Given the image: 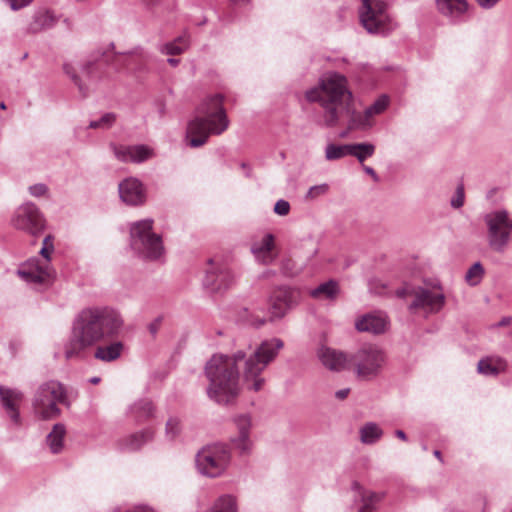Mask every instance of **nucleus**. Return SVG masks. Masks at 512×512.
I'll use <instances>...</instances> for the list:
<instances>
[{
    "label": "nucleus",
    "mask_w": 512,
    "mask_h": 512,
    "mask_svg": "<svg viewBox=\"0 0 512 512\" xmlns=\"http://www.w3.org/2000/svg\"><path fill=\"white\" fill-rule=\"evenodd\" d=\"M63 71L70 77L72 82L78 87L80 93L86 97L88 94V86L82 81L81 77L77 74L76 69L70 63H64Z\"/></svg>",
    "instance_id": "obj_38"
},
{
    "label": "nucleus",
    "mask_w": 512,
    "mask_h": 512,
    "mask_svg": "<svg viewBox=\"0 0 512 512\" xmlns=\"http://www.w3.org/2000/svg\"><path fill=\"white\" fill-rule=\"evenodd\" d=\"M395 436L403 441H406L407 440V436L405 434V432L403 430H396L395 431Z\"/></svg>",
    "instance_id": "obj_55"
},
{
    "label": "nucleus",
    "mask_w": 512,
    "mask_h": 512,
    "mask_svg": "<svg viewBox=\"0 0 512 512\" xmlns=\"http://www.w3.org/2000/svg\"><path fill=\"white\" fill-rule=\"evenodd\" d=\"M27 56H28V54H27V53H25V54L23 55V59H26V58H27Z\"/></svg>",
    "instance_id": "obj_61"
},
{
    "label": "nucleus",
    "mask_w": 512,
    "mask_h": 512,
    "mask_svg": "<svg viewBox=\"0 0 512 512\" xmlns=\"http://www.w3.org/2000/svg\"><path fill=\"white\" fill-rule=\"evenodd\" d=\"M248 312V310H245ZM247 322L254 327H261L267 321V313L261 307H254L251 313H247Z\"/></svg>",
    "instance_id": "obj_39"
},
{
    "label": "nucleus",
    "mask_w": 512,
    "mask_h": 512,
    "mask_svg": "<svg viewBox=\"0 0 512 512\" xmlns=\"http://www.w3.org/2000/svg\"><path fill=\"white\" fill-rule=\"evenodd\" d=\"M385 363V352L373 344H365L349 354V368L360 379L370 380L377 377Z\"/></svg>",
    "instance_id": "obj_7"
},
{
    "label": "nucleus",
    "mask_w": 512,
    "mask_h": 512,
    "mask_svg": "<svg viewBox=\"0 0 512 512\" xmlns=\"http://www.w3.org/2000/svg\"><path fill=\"white\" fill-rule=\"evenodd\" d=\"M230 458V451L226 445L221 443L207 445L196 454V468L204 476L219 477L227 469Z\"/></svg>",
    "instance_id": "obj_8"
},
{
    "label": "nucleus",
    "mask_w": 512,
    "mask_h": 512,
    "mask_svg": "<svg viewBox=\"0 0 512 512\" xmlns=\"http://www.w3.org/2000/svg\"><path fill=\"white\" fill-rule=\"evenodd\" d=\"M360 440L363 444H375L383 435V430L374 422H368L361 427Z\"/></svg>",
    "instance_id": "obj_33"
},
{
    "label": "nucleus",
    "mask_w": 512,
    "mask_h": 512,
    "mask_svg": "<svg viewBox=\"0 0 512 512\" xmlns=\"http://www.w3.org/2000/svg\"><path fill=\"white\" fill-rule=\"evenodd\" d=\"M409 294L414 296L413 301L408 306L410 312H416L418 309H423L431 313L438 312L445 303L444 294L435 293L422 287L411 291L407 288H401L396 291V295L399 298H404Z\"/></svg>",
    "instance_id": "obj_13"
},
{
    "label": "nucleus",
    "mask_w": 512,
    "mask_h": 512,
    "mask_svg": "<svg viewBox=\"0 0 512 512\" xmlns=\"http://www.w3.org/2000/svg\"><path fill=\"white\" fill-rule=\"evenodd\" d=\"M12 225L32 236L41 234L45 228V219L39 208L32 202L19 206L11 219Z\"/></svg>",
    "instance_id": "obj_12"
},
{
    "label": "nucleus",
    "mask_w": 512,
    "mask_h": 512,
    "mask_svg": "<svg viewBox=\"0 0 512 512\" xmlns=\"http://www.w3.org/2000/svg\"><path fill=\"white\" fill-rule=\"evenodd\" d=\"M388 326L387 318L379 314H366L355 322V328L359 332H368L372 334H382Z\"/></svg>",
    "instance_id": "obj_25"
},
{
    "label": "nucleus",
    "mask_w": 512,
    "mask_h": 512,
    "mask_svg": "<svg viewBox=\"0 0 512 512\" xmlns=\"http://www.w3.org/2000/svg\"><path fill=\"white\" fill-rule=\"evenodd\" d=\"M228 1L230 3H232L233 5L240 6V7L247 6L251 3V0H228Z\"/></svg>",
    "instance_id": "obj_53"
},
{
    "label": "nucleus",
    "mask_w": 512,
    "mask_h": 512,
    "mask_svg": "<svg viewBox=\"0 0 512 512\" xmlns=\"http://www.w3.org/2000/svg\"><path fill=\"white\" fill-rule=\"evenodd\" d=\"M349 393H350V389L349 388H343V389H340V390L335 392V397L338 400H344L345 398L348 397Z\"/></svg>",
    "instance_id": "obj_51"
},
{
    "label": "nucleus",
    "mask_w": 512,
    "mask_h": 512,
    "mask_svg": "<svg viewBox=\"0 0 512 512\" xmlns=\"http://www.w3.org/2000/svg\"><path fill=\"white\" fill-rule=\"evenodd\" d=\"M123 325L122 315L114 308L82 309L73 320L71 336L64 347L66 359L84 358L92 347L117 336Z\"/></svg>",
    "instance_id": "obj_3"
},
{
    "label": "nucleus",
    "mask_w": 512,
    "mask_h": 512,
    "mask_svg": "<svg viewBox=\"0 0 512 512\" xmlns=\"http://www.w3.org/2000/svg\"><path fill=\"white\" fill-rule=\"evenodd\" d=\"M507 368V363L502 358L486 357L478 362L477 370L484 376H497L504 372Z\"/></svg>",
    "instance_id": "obj_28"
},
{
    "label": "nucleus",
    "mask_w": 512,
    "mask_h": 512,
    "mask_svg": "<svg viewBox=\"0 0 512 512\" xmlns=\"http://www.w3.org/2000/svg\"><path fill=\"white\" fill-rule=\"evenodd\" d=\"M500 0H476L478 5L484 9H490L494 7Z\"/></svg>",
    "instance_id": "obj_50"
},
{
    "label": "nucleus",
    "mask_w": 512,
    "mask_h": 512,
    "mask_svg": "<svg viewBox=\"0 0 512 512\" xmlns=\"http://www.w3.org/2000/svg\"><path fill=\"white\" fill-rule=\"evenodd\" d=\"M0 108H1V109H3V110H4V109H6V105H5V103H4V102H1V103H0Z\"/></svg>",
    "instance_id": "obj_60"
},
{
    "label": "nucleus",
    "mask_w": 512,
    "mask_h": 512,
    "mask_svg": "<svg viewBox=\"0 0 512 512\" xmlns=\"http://www.w3.org/2000/svg\"><path fill=\"white\" fill-rule=\"evenodd\" d=\"M436 10L450 23L466 22L470 18L471 5L468 0H435Z\"/></svg>",
    "instance_id": "obj_15"
},
{
    "label": "nucleus",
    "mask_w": 512,
    "mask_h": 512,
    "mask_svg": "<svg viewBox=\"0 0 512 512\" xmlns=\"http://www.w3.org/2000/svg\"><path fill=\"white\" fill-rule=\"evenodd\" d=\"M153 439L154 431L151 428H145L139 432L120 438L116 445L122 452H136Z\"/></svg>",
    "instance_id": "obj_22"
},
{
    "label": "nucleus",
    "mask_w": 512,
    "mask_h": 512,
    "mask_svg": "<svg viewBox=\"0 0 512 512\" xmlns=\"http://www.w3.org/2000/svg\"><path fill=\"white\" fill-rule=\"evenodd\" d=\"M29 193L31 196L33 197H43L45 195L48 194V186L44 183H37V184H34V185H31L29 188Z\"/></svg>",
    "instance_id": "obj_46"
},
{
    "label": "nucleus",
    "mask_w": 512,
    "mask_h": 512,
    "mask_svg": "<svg viewBox=\"0 0 512 512\" xmlns=\"http://www.w3.org/2000/svg\"><path fill=\"white\" fill-rule=\"evenodd\" d=\"M363 170L368 174L370 175L374 181H378L379 178H378V175L376 174L375 170L372 168V167H369V166H364L363 167Z\"/></svg>",
    "instance_id": "obj_52"
},
{
    "label": "nucleus",
    "mask_w": 512,
    "mask_h": 512,
    "mask_svg": "<svg viewBox=\"0 0 512 512\" xmlns=\"http://www.w3.org/2000/svg\"><path fill=\"white\" fill-rule=\"evenodd\" d=\"M329 191V185L326 183L314 185L309 188L305 198L308 200H314L319 196L325 195Z\"/></svg>",
    "instance_id": "obj_44"
},
{
    "label": "nucleus",
    "mask_w": 512,
    "mask_h": 512,
    "mask_svg": "<svg viewBox=\"0 0 512 512\" xmlns=\"http://www.w3.org/2000/svg\"><path fill=\"white\" fill-rule=\"evenodd\" d=\"M241 168L243 170H245L246 177H250L251 176V168L249 167V165L247 163L242 162L241 163Z\"/></svg>",
    "instance_id": "obj_54"
},
{
    "label": "nucleus",
    "mask_w": 512,
    "mask_h": 512,
    "mask_svg": "<svg viewBox=\"0 0 512 512\" xmlns=\"http://www.w3.org/2000/svg\"><path fill=\"white\" fill-rule=\"evenodd\" d=\"M130 247L145 260L155 261L162 257V238L153 231L152 219L139 220L130 225Z\"/></svg>",
    "instance_id": "obj_6"
},
{
    "label": "nucleus",
    "mask_w": 512,
    "mask_h": 512,
    "mask_svg": "<svg viewBox=\"0 0 512 512\" xmlns=\"http://www.w3.org/2000/svg\"><path fill=\"white\" fill-rule=\"evenodd\" d=\"M162 316H158L157 318H155L149 325H148V331L150 332V334L155 337L159 331V328L161 326V323H162Z\"/></svg>",
    "instance_id": "obj_49"
},
{
    "label": "nucleus",
    "mask_w": 512,
    "mask_h": 512,
    "mask_svg": "<svg viewBox=\"0 0 512 512\" xmlns=\"http://www.w3.org/2000/svg\"><path fill=\"white\" fill-rule=\"evenodd\" d=\"M207 512H237L235 498L231 495H223Z\"/></svg>",
    "instance_id": "obj_36"
},
{
    "label": "nucleus",
    "mask_w": 512,
    "mask_h": 512,
    "mask_svg": "<svg viewBox=\"0 0 512 512\" xmlns=\"http://www.w3.org/2000/svg\"><path fill=\"white\" fill-rule=\"evenodd\" d=\"M223 96L215 94L206 97L197 108V115L189 122L187 138L193 148L203 146L209 136L222 134L229 126Z\"/></svg>",
    "instance_id": "obj_4"
},
{
    "label": "nucleus",
    "mask_w": 512,
    "mask_h": 512,
    "mask_svg": "<svg viewBox=\"0 0 512 512\" xmlns=\"http://www.w3.org/2000/svg\"><path fill=\"white\" fill-rule=\"evenodd\" d=\"M233 423L237 429L238 435L231 438L235 449L241 453H248L252 446L250 431L252 428V418L250 414L241 413L233 417Z\"/></svg>",
    "instance_id": "obj_19"
},
{
    "label": "nucleus",
    "mask_w": 512,
    "mask_h": 512,
    "mask_svg": "<svg viewBox=\"0 0 512 512\" xmlns=\"http://www.w3.org/2000/svg\"><path fill=\"white\" fill-rule=\"evenodd\" d=\"M114 156L121 162L142 163L153 155V150L146 145H116L110 144Z\"/></svg>",
    "instance_id": "obj_17"
},
{
    "label": "nucleus",
    "mask_w": 512,
    "mask_h": 512,
    "mask_svg": "<svg viewBox=\"0 0 512 512\" xmlns=\"http://www.w3.org/2000/svg\"><path fill=\"white\" fill-rule=\"evenodd\" d=\"M34 23L40 29L44 30H70L72 29L71 22L68 18L57 16L54 12L48 9H38L33 16Z\"/></svg>",
    "instance_id": "obj_21"
},
{
    "label": "nucleus",
    "mask_w": 512,
    "mask_h": 512,
    "mask_svg": "<svg viewBox=\"0 0 512 512\" xmlns=\"http://www.w3.org/2000/svg\"><path fill=\"white\" fill-rule=\"evenodd\" d=\"M116 114L108 112L102 115L98 120H93L89 123L91 129H109L116 121Z\"/></svg>",
    "instance_id": "obj_41"
},
{
    "label": "nucleus",
    "mask_w": 512,
    "mask_h": 512,
    "mask_svg": "<svg viewBox=\"0 0 512 512\" xmlns=\"http://www.w3.org/2000/svg\"><path fill=\"white\" fill-rule=\"evenodd\" d=\"M284 347L280 338L262 341L247 355L238 350L232 355L214 354L205 365V376L209 381L207 396L218 404H229L239 394V367L246 387L260 391L265 383L263 371L278 356Z\"/></svg>",
    "instance_id": "obj_1"
},
{
    "label": "nucleus",
    "mask_w": 512,
    "mask_h": 512,
    "mask_svg": "<svg viewBox=\"0 0 512 512\" xmlns=\"http://www.w3.org/2000/svg\"><path fill=\"white\" fill-rule=\"evenodd\" d=\"M190 45L189 34H181L174 41L160 46V51L167 55H178L183 53Z\"/></svg>",
    "instance_id": "obj_31"
},
{
    "label": "nucleus",
    "mask_w": 512,
    "mask_h": 512,
    "mask_svg": "<svg viewBox=\"0 0 512 512\" xmlns=\"http://www.w3.org/2000/svg\"><path fill=\"white\" fill-rule=\"evenodd\" d=\"M89 382L92 383V384H98L100 382V378L99 377H92L89 380Z\"/></svg>",
    "instance_id": "obj_58"
},
{
    "label": "nucleus",
    "mask_w": 512,
    "mask_h": 512,
    "mask_svg": "<svg viewBox=\"0 0 512 512\" xmlns=\"http://www.w3.org/2000/svg\"><path fill=\"white\" fill-rule=\"evenodd\" d=\"M52 237L46 236L43 240V247L40 254L45 259L41 263L38 258H31L20 266L17 274L27 283L46 284L54 278V270L49 266L50 252L53 251Z\"/></svg>",
    "instance_id": "obj_10"
},
{
    "label": "nucleus",
    "mask_w": 512,
    "mask_h": 512,
    "mask_svg": "<svg viewBox=\"0 0 512 512\" xmlns=\"http://www.w3.org/2000/svg\"><path fill=\"white\" fill-rule=\"evenodd\" d=\"M351 144H328L325 149V158L328 161H334L348 156L350 153Z\"/></svg>",
    "instance_id": "obj_37"
},
{
    "label": "nucleus",
    "mask_w": 512,
    "mask_h": 512,
    "mask_svg": "<svg viewBox=\"0 0 512 512\" xmlns=\"http://www.w3.org/2000/svg\"><path fill=\"white\" fill-rule=\"evenodd\" d=\"M306 99L320 105L324 127L333 128L343 120L347 122V131L341 133V137H345L349 131H366L374 125L366 110L357 111L347 79L341 74L332 73L322 78L316 87L306 92Z\"/></svg>",
    "instance_id": "obj_2"
},
{
    "label": "nucleus",
    "mask_w": 512,
    "mask_h": 512,
    "mask_svg": "<svg viewBox=\"0 0 512 512\" xmlns=\"http://www.w3.org/2000/svg\"><path fill=\"white\" fill-rule=\"evenodd\" d=\"M124 349L121 341L112 342L108 345L97 346L94 357L103 362H112L120 358Z\"/></svg>",
    "instance_id": "obj_29"
},
{
    "label": "nucleus",
    "mask_w": 512,
    "mask_h": 512,
    "mask_svg": "<svg viewBox=\"0 0 512 512\" xmlns=\"http://www.w3.org/2000/svg\"><path fill=\"white\" fill-rule=\"evenodd\" d=\"M34 0H7L6 4L12 11H19L29 6Z\"/></svg>",
    "instance_id": "obj_48"
},
{
    "label": "nucleus",
    "mask_w": 512,
    "mask_h": 512,
    "mask_svg": "<svg viewBox=\"0 0 512 512\" xmlns=\"http://www.w3.org/2000/svg\"><path fill=\"white\" fill-rule=\"evenodd\" d=\"M484 275V268L480 262L474 263L465 275L466 281L471 285H477Z\"/></svg>",
    "instance_id": "obj_40"
},
{
    "label": "nucleus",
    "mask_w": 512,
    "mask_h": 512,
    "mask_svg": "<svg viewBox=\"0 0 512 512\" xmlns=\"http://www.w3.org/2000/svg\"><path fill=\"white\" fill-rule=\"evenodd\" d=\"M465 193L463 184H459L456 188L455 194L451 199V206L455 209L461 208L464 205Z\"/></svg>",
    "instance_id": "obj_45"
},
{
    "label": "nucleus",
    "mask_w": 512,
    "mask_h": 512,
    "mask_svg": "<svg viewBox=\"0 0 512 512\" xmlns=\"http://www.w3.org/2000/svg\"><path fill=\"white\" fill-rule=\"evenodd\" d=\"M0 398L2 406L11 421L16 425L20 424V414L17 405L22 401L23 393L19 390L5 388L0 385Z\"/></svg>",
    "instance_id": "obj_24"
},
{
    "label": "nucleus",
    "mask_w": 512,
    "mask_h": 512,
    "mask_svg": "<svg viewBox=\"0 0 512 512\" xmlns=\"http://www.w3.org/2000/svg\"><path fill=\"white\" fill-rule=\"evenodd\" d=\"M375 153V146L372 143H353L351 144L349 156H354L360 163Z\"/></svg>",
    "instance_id": "obj_34"
},
{
    "label": "nucleus",
    "mask_w": 512,
    "mask_h": 512,
    "mask_svg": "<svg viewBox=\"0 0 512 512\" xmlns=\"http://www.w3.org/2000/svg\"><path fill=\"white\" fill-rule=\"evenodd\" d=\"M321 363L329 370L341 371L349 368V354L329 347H321L318 351Z\"/></svg>",
    "instance_id": "obj_23"
},
{
    "label": "nucleus",
    "mask_w": 512,
    "mask_h": 512,
    "mask_svg": "<svg viewBox=\"0 0 512 512\" xmlns=\"http://www.w3.org/2000/svg\"><path fill=\"white\" fill-rule=\"evenodd\" d=\"M127 414L136 424H142L154 416L153 403L149 399H139L129 407Z\"/></svg>",
    "instance_id": "obj_27"
},
{
    "label": "nucleus",
    "mask_w": 512,
    "mask_h": 512,
    "mask_svg": "<svg viewBox=\"0 0 512 512\" xmlns=\"http://www.w3.org/2000/svg\"><path fill=\"white\" fill-rule=\"evenodd\" d=\"M339 293L338 283L334 280L326 281L311 291V296L316 299L333 300Z\"/></svg>",
    "instance_id": "obj_32"
},
{
    "label": "nucleus",
    "mask_w": 512,
    "mask_h": 512,
    "mask_svg": "<svg viewBox=\"0 0 512 512\" xmlns=\"http://www.w3.org/2000/svg\"><path fill=\"white\" fill-rule=\"evenodd\" d=\"M167 62H168L171 66L176 67V66L180 63V60H179V59H177V58H172V57H171V58H168V59H167Z\"/></svg>",
    "instance_id": "obj_57"
},
{
    "label": "nucleus",
    "mask_w": 512,
    "mask_h": 512,
    "mask_svg": "<svg viewBox=\"0 0 512 512\" xmlns=\"http://www.w3.org/2000/svg\"><path fill=\"white\" fill-rule=\"evenodd\" d=\"M487 226V239L490 248L503 253L512 235V219L505 210L491 212L484 217Z\"/></svg>",
    "instance_id": "obj_11"
},
{
    "label": "nucleus",
    "mask_w": 512,
    "mask_h": 512,
    "mask_svg": "<svg viewBox=\"0 0 512 512\" xmlns=\"http://www.w3.org/2000/svg\"><path fill=\"white\" fill-rule=\"evenodd\" d=\"M361 1L359 17L367 32H391L398 28V23L389 15L384 1Z\"/></svg>",
    "instance_id": "obj_9"
},
{
    "label": "nucleus",
    "mask_w": 512,
    "mask_h": 512,
    "mask_svg": "<svg viewBox=\"0 0 512 512\" xmlns=\"http://www.w3.org/2000/svg\"><path fill=\"white\" fill-rule=\"evenodd\" d=\"M65 434L66 428L63 424L57 423L53 426L51 432L46 437V443L52 453L57 454L61 452Z\"/></svg>",
    "instance_id": "obj_30"
},
{
    "label": "nucleus",
    "mask_w": 512,
    "mask_h": 512,
    "mask_svg": "<svg viewBox=\"0 0 512 512\" xmlns=\"http://www.w3.org/2000/svg\"><path fill=\"white\" fill-rule=\"evenodd\" d=\"M434 456L438 458L440 461H442L441 452L439 450L434 451Z\"/></svg>",
    "instance_id": "obj_59"
},
{
    "label": "nucleus",
    "mask_w": 512,
    "mask_h": 512,
    "mask_svg": "<svg viewBox=\"0 0 512 512\" xmlns=\"http://www.w3.org/2000/svg\"><path fill=\"white\" fill-rule=\"evenodd\" d=\"M118 191L121 200L127 205L139 206L146 202V189L143 183L135 177H128L121 181Z\"/></svg>",
    "instance_id": "obj_16"
},
{
    "label": "nucleus",
    "mask_w": 512,
    "mask_h": 512,
    "mask_svg": "<svg viewBox=\"0 0 512 512\" xmlns=\"http://www.w3.org/2000/svg\"><path fill=\"white\" fill-rule=\"evenodd\" d=\"M512 319L511 317H503L500 322H499V326H507L511 323Z\"/></svg>",
    "instance_id": "obj_56"
},
{
    "label": "nucleus",
    "mask_w": 512,
    "mask_h": 512,
    "mask_svg": "<svg viewBox=\"0 0 512 512\" xmlns=\"http://www.w3.org/2000/svg\"><path fill=\"white\" fill-rule=\"evenodd\" d=\"M293 294L288 287H281L273 293L268 310L270 320L282 318L287 313L293 304Z\"/></svg>",
    "instance_id": "obj_20"
},
{
    "label": "nucleus",
    "mask_w": 512,
    "mask_h": 512,
    "mask_svg": "<svg viewBox=\"0 0 512 512\" xmlns=\"http://www.w3.org/2000/svg\"><path fill=\"white\" fill-rule=\"evenodd\" d=\"M180 432H181L180 421L176 418H170L166 422V427H165L166 437L170 441H173L180 434Z\"/></svg>",
    "instance_id": "obj_43"
},
{
    "label": "nucleus",
    "mask_w": 512,
    "mask_h": 512,
    "mask_svg": "<svg viewBox=\"0 0 512 512\" xmlns=\"http://www.w3.org/2000/svg\"><path fill=\"white\" fill-rule=\"evenodd\" d=\"M250 249L255 259L264 265L273 263L277 257L275 237L271 233L254 238Z\"/></svg>",
    "instance_id": "obj_18"
},
{
    "label": "nucleus",
    "mask_w": 512,
    "mask_h": 512,
    "mask_svg": "<svg viewBox=\"0 0 512 512\" xmlns=\"http://www.w3.org/2000/svg\"><path fill=\"white\" fill-rule=\"evenodd\" d=\"M209 268L205 272L203 285L211 292L229 288L235 280L234 273L224 264H215L213 259L208 260Z\"/></svg>",
    "instance_id": "obj_14"
},
{
    "label": "nucleus",
    "mask_w": 512,
    "mask_h": 512,
    "mask_svg": "<svg viewBox=\"0 0 512 512\" xmlns=\"http://www.w3.org/2000/svg\"><path fill=\"white\" fill-rule=\"evenodd\" d=\"M352 489L355 492V501L361 502L358 512H374L376 504L385 496L384 493L364 489L358 482H353Z\"/></svg>",
    "instance_id": "obj_26"
},
{
    "label": "nucleus",
    "mask_w": 512,
    "mask_h": 512,
    "mask_svg": "<svg viewBox=\"0 0 512 512\" xmlns=\"http://www.w3.org/2000/svg\"><path fill=\"white\" fill-rule=\"evenodd\" d=\"M290 211V204L288 201L280 199L275 203L274 212L280 216H286Z\"/></svg>",
    "instance_id": "obj_47"
},
{
    "label": "nucleus",
    "mask_w": 512,
    "mask_h": 512,
    "mask_svg": "<svg viewBox=\"0 0 512 512\" xmlns=\"http://www.w3.org/2000/svg\"><path fill=\"white\" fill-rule=\"evenodd\" d=\"M389 99L386 95L380 96L373 104L365 110L370 118L373 120L374 116L381 114L388 107Z\"/></svg>",
    "instance_id": "obj_42"
},
{
    "label": "nucleus",
    "mask_w": 512,
    "mask_h": 512,
    "mask_svg": "<svg viewBox=\"0 0 512 512\" xmlns=\"http://www.w3.org/2000/svg\"><path fill=\"white\" fill-rule=\"evenodd\" d=\"M101 66L98 59H89L82 64L81 72L89 82H95L101 78Z\"/></svg>",
    "instance_id": "obj_35"
},
{
    "label": "nucleus",
    "mask_w": 512,
    "mask_h": 512,
    "mask_svg": "<svg viewBox=\"0 0 512 512\" xmlns=\"http://www.w3.org/2000/svg\"><path fill=\"white\" fill-rule=\"evenodd\" d=\"M2 1H3L4 3H6V2H7V0H2Z\"/></svg>",
    "instance_id": "obj_62"
},
{
    "label": "nucleus",
    "mask_w": 512,
    "mask_h": 512,
    "mask_svg": "<svg viewBox=\"0 0 512 512\" xmlns=\"http://www.w3.org/2000/svg\"><path fill=\"white\" fill-rule=\"evenodd\" d=\"M59 404L70 406L67 390L62 383L49 380L38 386L33 396L32 407L39 418L43 420L58 418L61 414Z\"/></svg>",
    "instance_id": "obj_5"
}]
</instances>
